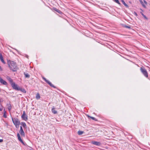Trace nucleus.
Wrapping results in <instances>:
<instances>
[{"mask_svg":"<svg viewBox=\"0 0 150 150\" xmlns=\"http://www.w3.org/2000/svg\"><path fill=\"white\" fill-rule=\"evenodd\" d=\"M52 112L54 114H56L57 113V111L55 110V109L54 107L52 108Z\"/></svg>","mask_w":150,"mask_h":150,"instance_id":"nucleus-13","label":"nucleus"},{"mask_svg":"<svg viewBox=\"0 0 150 150\" xmlns=\"http://www.w3.org/2000/svg\"><path fill=\"white\" fill-rule=\"evenodd\" d=\"M121 1L123 4L125 6H126L127 8H128L129 7V6H128V5L125 2L124 0H121Z\"/></svg>","mask_w":150,"mask_h":150,"instance_id":"nucleus-16","label":"nucleus"},{"mask_svg":"<svg viewBox=\"0 0 150 150\" xmlns=\"http://www.w3.org/2000/svg\"><path fill=\"white\" fill-rule=\"evenodd\" d=\"M134 14L136 16H137V13L135 12H134Z\"/></svg>","mask_w":150,"mask_h":150,"instance_id":"nucleus-27","label":"nucleus"},{"mask_svg":"<svg viewBox=\"0 0 150 150\" xmlns=\"http://www.w3.org/2000/svg\"><path fill=\"white\" fill-rule=\"evenodd\" d=\"M140 70L142 73L145 77H148V73L146 70L144 68L142 67H141L140 68Z\"/></svg>","mask_w":150,"mask_h":150,"instance_id":"nucleus-2","label":"nucleus"},{"mask_svg":"<svg viewBox=\"0 0 150 150\" xmlns=\"http://www.w3.org/2000/svg\"><path fill=\"white\" fill-rule=\"evenodd\" d=\"M0 59L1 60V62L3 63L4 64L5 63V62L3 59V58L2 57V54H0Z\"/></svg>","mask_w":150,"mask_h":150,"instance_id":"nucleus-11","label":"nucleus"},{"mask_svg":"<svg viewBox=\"0 0 150 150\" xmlns=\"http://www.w3.org/2000/svg\"><path fill=\"white\" fill-rule=\"evenodd\" d=\"M139 2H140V3L141 4H142V6L144 8H146V6H145V5L143 2V1H142V0H139Z\"/></svg>","mask_w":150,"mask_h":150,"instance_id":"nucleus-17","label":"nucleus"},{"mask_svg":"<svg viewBox=\"0 0 150 150\" xmlns=\"http://www.w3.org/2000/svg\"><path fill=\"white\" fill-rule=\"evenodd\" d=\"M144 2L145 4H146V5L147 4V2L145 0H144Z\"/></svg>","mask_w":150,"mask_h":150,"instance_id":"nucleus-28","label":"nucleus"},{"mask_svg":"<svg viewBox=\"0 0 150 150\" xmlns=\"http://www.w3.org/2000/svg\"><path fill=\"white\" fill-rule=\"evenodd\" d=\"M12 121L17 128L19 127V122L18 119L12 118Z\"/></svg>","mask_w":150,"mask_h":150,"instance_id":"nucleus-3","label":"nucleus"},{"mask_svg":"<svg viewBox=\"0 0 150 150\" xmlns=\"http://www.w3.org/2000/svg\"><path fill=\"white\" fill-rule=\"evenodd\" d=\"M19 91L23 93H26V90L22 87H19Z\"/></svg>","mask_w":150,"mask_h":150,"instance_id":"nucleus-9","label":"nucleus"},{"mask_svg":"<svg viewBox=\"0 0 150 150\" xmlns=\"http://www.w3.org/2000/svg\"><path fill=\"white\" fill-rule=\"evenodd\" d=\"M19 133H18L17 134V137H18V139H19Z\"/></svg>","mask_w":150,"mask_h":150,"instance_id":"nucleus-29","label":"nucleus"},{"mask_svg":"<svg viewBox=\"0 0 150 150\" xmlns=\"http://www.w3.org/2000/svg\"><path fill=\"white\" fill-rule=\"evenodd\" d=\"M3 110V108L2 107H0V111H1Z\"/></svg>","mask_w":150,"mask_h":150,"instance_id":"nucleus-30","label":"nucleus"},{"mask_svg":"<svg viewBox=\"0 0 150 150\" xmlns=\"http://www.w3.org/2000/svg\"><path fill=\"white\" fill-rule=\"evenodd\" d=\"M7 106L9 111H10L11 108V105L10 104H7Z\"/></svg>","mask_w":150,"mask_h":150,"instance_id":"nucleus-14","label":"nucleus"},{"mask_svg":"<svg viewBox=\"0 0 150 150\" xmlns=\"http://www.w3.org/2000/svg\"><path fill=\"white\" fill-rule=\"evenodd\" d=\"M83 131H79L78 132V133L79 135H81L82 134H83Z\"/></svg>","mask_w":150,"mask_h":150,"instance_id":"nucleus-21","label":"nucleus"},{"mask_svg":"<svg viewBox=\"0 0 150 150\" xmlns=\"http://www.w3.org/2000/svg\"><path fill=\"white\" fill-rule=\"evenodd\" d=\"M115 2L117 3L118 4L120 5V3L119 1L118 0H114Z\"/></svg>","mask_w":150,"mask_h":150,"instance_id":"nucleus-25","label":"nucleus"},{"mask_svg":"<svg viewBox=\"0 0 150 150\" xmlns=\"http://www.w3.org/2000/svg\"><path fill=\"white\" fill-rule=\"evenodd\" d=\"M4 110V113L3 116L4 117L6 118L7 117H6V112L5 111V110Z\"/></svg>","mask_w":150,"mask_h":150,"instance_id":"nucleus-26","label":"nucleus"},{"mask_svg":"<svg viewBox=\"0 0 150 150\" xmlns=\"http://www.w3.org/2000/svg\"><path fill=\"white\" fill-rule=\"evenodd\" d=\"M40 98V96L39 93H37L36 96V98L37 99H39Z\"/></svg>","mask_w":150,"mask_h":150,"instance_id":"nucleus-20","label":"nucleus"},{"mask_svg":"<svg viewBox=\"0 0 150 150\" xmlns=\"http://www.w3.org/2000/svg\"><path fill=\"white\" fill-rule=\"evenodd\" d=\"M92 143L94 145L98 146H100L101 145V143L100 142L95 141H92Z\"/></svg>","mask_w":150,"mask_h":150,"instance_id":"nucleus-8","label":"nucleus"},{"mask_svg":"<svg viewBox=\"0 0 150 150\" xmlns=\"http://www.w3.org/2000/svg\"><path fill=\"white\" fill-rule=\"evenodd\" d=\"M8 66L10 69L12 70L13 71H15V70L13 69H15L16 68V63L14 62L11 61H9L8 62Z\"/></svg>","mask_w":150,"mask_h":150,"instance_id":"nucleus-1","label":"nucleus"},{"mask_svg":"<svg viewBox=\"0 0 150 150\" xmlns=\"http://www.w3.org/2000/svg\"><path fill=\"white\" fill-rule=\"evenodd\" d=\"M11 85L13 89L16 90H19V88L17 86V85L14 83H12Z\"/></svg>","mask_w":150,"mask_h":150,"instance_id":"nucleus-7","label":"nucleus"},{"mask_svg":"<svg viewBox=\"0 0 150 150\" xmlns=\"http://www.w3.org/2000/svg\"><path fill=\"white\" fill-rule=\"evenodd\" d=\"M2 69L1 68V66H0V70L2 71Z\"/></svg>","mask_w":150,"mask_h":150,"instance_id":"nucleus-32","label":"nucleus"},{"mask_svg":"<svg viewBox=\"0 0 150 150\" xmlns=\"http://www.w3.org/2000/svg\"><path fill=\"white\" fill-rule=\"evenodd\" d=\"M19 132L21 135L22 136L25 137V133L21 126H20V129L19 131Z\"/></svg>","mask_w":150,"mask_h":150,"instance_id":"nucleus-6","label":"nucleus"},{"mask_svg":"<svg viewBox=\"0 0 150 150\" xmlns=\"http://www.w3.org/2000/svg\"><path fill=\"white\" fill-rule=\"evenodd\" d=\"M24 74L25 76V77L26 78H29L30 77V75L27 73L24 72Z\"/></svg>","mask_w":150,"mask_h":150,"instance_id":"nucleus-12","label":"nucleus"},{"mask_svg":"<svg viewBox=\"0 0 150 150\" xmlns=\"http://www.w3.org/2000/svg\"><path fill=\"white\" fill-rule=\"evenodd\" d=\"M141 13V14L146 19H147L148 18H147L146 17V16L144 15V14L142 13Z\"/></svg>","mask_w":150,"mask_h":150,"instance_id":"nucleus-24","label":"nucleus"},{"mask_svg":"<svg viewBox=\"0 0 150 150\" xmlns=\"http://www.w3.org/2000/svg\"><path fill=\"white\" fill-rule=\"evenodd\" d=\"M3 141V140L2 139H0V142H1Z\"/></svg>","mask_w":150,"mask_h":150,"instance_id":"nucleus-31","label":"nucleus"},{"mask_svg":"<svg viewBox=\"0 0 150 150\" xmlns=\"http://www.w3.org/2000/svg\"><path fill=\"white\" fill-rule=\"evenodd\" d=\"M88 117H90V118H91L93 120H95V121H96V119L93 117H91V116H88Z\"/></svg>","mask_w":150,"mask_h":150,"instance_id":"nucleus-23","label":"nucleus"},{"mask_svg":"<svg viewBox=\"0 0 150 150\" xmlns=\"http://www.w3.org/2000/svg\"><path fill=\"white\" fill-rule=\"evenodd\" d=\"M7 79L10 82L11 84L12 83H13V80L11 79L9 77H7Z\"/></svg>","mask_w":150,"mask_h":150,"instance_id":"nucleus-18","label":"nucleus"},{"mask_svg":"<svg viewBox=\"0 0 150 150\" xmlns=\"http://www.w3.org/2000/svg\"><path fill=\"white\" fill-rule=\"evenodd\" d=\"M19 141L23 145H26V144L25 143H24L22 140L21 138V137L19 136Z\"/></svg>","mask_w":150,"mask_h":150,"instance_id":"nucleus-15","label":"nucleus"},{"mask_svg":"<svg viewBox=\"0 0 150 150\" xmlns=\"http://www.w3.org/2000/svg\"><path fill=\"white\" fill-rule=\"evenodd\" d=\"M54 11H57V12L58 13H62V12L61 11H60L59 10L57 9V8H54Z\"/></svg>","mask_w":150,"mask_h":150,"instance_id":"nucleus-19","label":"nucleus"},{"mask_svg":"<svg viewBox=\"0 0 150 150\" xmlns=\"http://www.w3.org/2000/svg\"><path fill=\"white\" fill-rule=\"evenodd\" d=\"M20 124L24 128H26L27 127L25 123L24 122H21Z\"/></svg>","mask_w":150,"mask_h":150,"instance_id":"nucleus-10","label":"nucleus"},{"mask_svg":"<svg viewBox=\"0 0 150 150\" xmlns=\"http://www.w3.org/2000/svg\"><path fill=\"white\" fill-rule=\"evenodd\" d=\"M26 57L27 58H28V55H26Z\"/></svg>","mask_w":150,"mask_h":150,"instance_id":"nucleus-33","label":"nucleus"},{"mask_svg":"<svg viewBox=\"0 0 150 150\" xmlns=\"http://www.w3.org/2000/svg\"><path fill=\"white\" fill-rule=\"evenodd\" d=\"M42 79L50 86H51L52 87L54 88H56V87L55 86H54L53 84H52L51 82H50L49 81L47 80L45 78L43 77L42 78Z\"/></svg>","mask_w":150,"mask_h":150,"instance_id":"nucleus-4","label":"nucleus"},{"mask_svg":"<svg viewBox=\"0 0 150 150\" xmlns=\"http://www.w3.org/2000/svg\"><path fill=\"white\" fill-rule=\"evenodd\" d=\"M124 27L126 28H128V29H131V26H127L126 25H125Z\"/></svg>","mask_w":150,"mask_h":150,"instance_id":"nucleus-22","label":"nucleus"},{"mask_svg":"<svg viewBox=\"0 0 150 150\" xmlns=\"http://www.w3.org/2000/svg\"><path fill=\"white\" fill-rule=\"evenodd\" d=\"M21 117L23 120L25 121H26L28 120V119L27 116L26 115L25 111L23 112V113L21 116Z\"/></svg>","mask_w":150,"mask_h":150,"instance_id":"nucleus-5","label":"nucleus"}]
</instances>
